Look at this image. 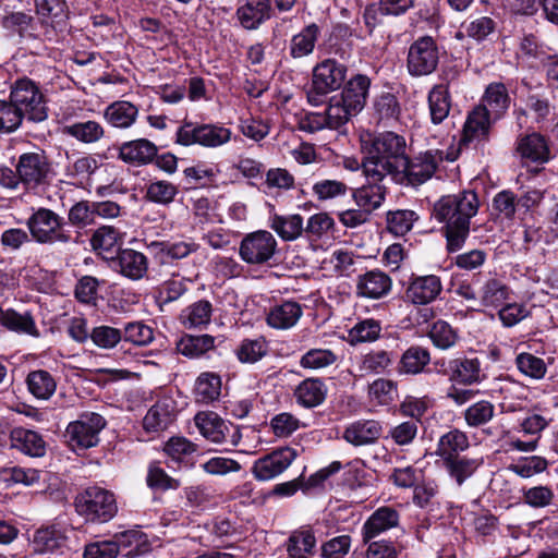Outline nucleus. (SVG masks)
I'll use <instances>...</instances> for the list:
<instances>
[{
    "label": "nucleus",
    "instance_id": "nucleus-1",
    "mask_svg": "<svg viewBox=\"0 0 558 558\" xmlns=\"http://www.w3.org/2000/svg\"><path fill=\"white\" fill-rule=\"evenodd\" d=\"M478 210V198L473 191L446 195L439 198L433 208V217L445 223L447 250L450 253L460 251L470 233L471 218Z\"/></svg>",
    "mask_w": 558,
    "mask_h": 558
},
{
    "label": "nucleus",
    "instance_id": "nucleus-2",
    "mask_svg": "<svg viewBox=\"0 0 558 558\" xmlns=\"http://www.w3.org/2000/svg\"><path fill=\"white\" fill-rule=\"evenodd\" d=\"M405 140L393 132H384L371 141L362 162L365 178L384 181L392 177L399 165H404Z\"/></svg>",
    "mask_w": 558,
    "mask_h": 558
},
{
    "label": "nucleus",
    "instance_id": "nucleus-3",
    "mask_svg": "<svg viewBox=\"0 0 558 558\" xmlns=\"http://www.w3.org/2000/svg\"><path fill=\"white\" fill-rule=\"evenodd\" d=\"M9 98L23 119L33 123H40L48 119L46 96L35 81L27 77L15 81L11 86Z\"/></svg>",
    "mask_w": 558,
    "mask_h": 558
},
{
    "label": "nucleus",
    "instance_id": "nucleus-4",
    "mask_svg": "<svg viewBox=\"0 0 558 558\" xmlns=\"http://www.w3.org/2000/svg\"><path fill=\"white\" fill-rule=\"evenodd\" d=\"M75 509L86 521L105 523L118 512L113 493L99 486H89L75 498Z\"/></svg>",
    "mask_w": 558,
    "mask_h": 558
},
{
    "label": "nucleus",
    "instance_id": "nucleus-5",
    "mask_svg": "<svg viewBox=\"0 0 558 558\" xmlns=\"http://www.w3.org/2000/svg\"><path fill=\"white\" fill-rule=\"evenodd\" d=\"M347 78V66L335 59H325L313 68L311 89L307 99L317 106L323 98L338 90Z\"/></svg>",
    "mask_w": 558,
    "mask_h": 558
},
{
    "label": "nucleus",
    "instance_id": "nucleus-6",
    "mask_svg": "<svg viewBox=\"0 0 558 558\" xmlns=\"http://www.w3.org/2000/svg\"><path fill=\"white\" fill-rule=\"evenodd\" d=\"M441 161L442 153L439 150H427L411 159L405 155L404 165H399L391 179L400 184L421 185L433 177Z\"/></svg>",
    "mask_w": 558,
    "mask_h": 558
},
{
    "label": "nucleus",
    "instance_id": "nucleus-7",
    "mask_svg": "<svg viewBox=\"0 0 558 558\" xmlns=\"http://www.w3.org/2000/svg\"><path fill=\"white\" fill-rule=\"evenodd\" d=\"M64 219L48 208H37L27 219L32 236L38 243H66L70 234L64 230Z\"/></svg>",
    "mask_w": 558,
    "mask_h": 558
},
{
    "label": "nucleus",
    "instance_id": "nucleus-8",
    "mask_svg": "<svg viewBox=\"0 0 558 558\" xmlns=\"http://www.w3.org/2000/svg\"><path fill=\"white\" fill-rule=\"evenodd\" d=\"M105 426L106 420L100 414L83 413L68 425L65 438L73 450H85L98 445L99 434Z\"/></svg>",
    "mask_w": 558,
    "mask_h": 558
},
{
    "label": "nucleus",
    "instance_id": "nucleus-9",
    "mask_svg": "<svg viewBox=\"0 0 558 558\" xmlns=\"http://www.w3.org/2000/svg\"><path fill=\"white\" fill-rule=\"evenodd\" d=\"M278 243L267 230H257L243 236L239 246V256L248 265L267 264L277 253Z\"/></svg>",
    "mask_w": 558,
    "mask_h": 558
},
{
    "label": "nucleus",
    "instance_id": "nucleus-10",
    "mask_svg": "<svg viewBox=\"0 0 558 558\" xmlns=\"http://www.w3.org/2000/svg\"><path fill=\"white\" fill-rule=\"evenodd\" d=\"M17 175L26 190H35L45 184L51 168L43 150L28 151L19 156L15 163Z\"/></svg>",
    "mask_w": 558,
    "mask_h": 558
},
{
    "label": "nucleus",
    "instance_id": "nucleus-11",
    "mask_svg": "<svg viewBox=\"0 0 558 558\" xmlns=\"http://www.w3.org/2000/svg\"><path fill=\"white\" fill-rule=\"evenodd\" d=\"M438 49L432 37H422L415 40L409 49L408 70L413 76H423L433 73L438 64Z\"/></svg>",
    "mask_w": 558,
    "mask_h": 558
},
{
    "label": "nucleus",
    "instance_id": "nucleus-12",
    "mask_svg": "<svg viewBox=\"0 0 558 558\" xmlns=\"http://www.w3.org/2000/svg\"><path fill=\"white\" fill-rule=\"evenodd\" d=\"M296 457V450L291 447L277 449L256 460L252 473L258 481H270L283 473Z\"/></svg>",
    "mask_w": 558,
    "mask_h": 558
},
{
    "label": "nucleus",
    "instance_id": "nucleus-13",
    "mask_svg": "<svg viewBox=\"0 0 558 558\" xmlns=\"http://www.w3.org/2000/svg\"><path fill=\"white\" fill-rule=\"evenodd\" d=\"M442 291L438 276H413L405 289V300L415 305H426L435 301Z\"/></svg>",
    "mask_w": 558,
    "mask_h": 558
},
{
    "label": "nucleus",
    "instance_id": "nucleus-14",
    "mask_svg": "<svg viewBox=\"0 0 558 558\" xmlns=\"http://www.w3.org/2000/svg\"><path fill=\"white\" fill-rule=\"evenodd\" d=\"M400 521L399 512L391 507H379L364 522L361 535L364 544L381 535L383 533L398 526Z\"/></svg>",
    "mask_w": 558,
    "mask_h": 558
},
{
    "label": "nucleus",
    "instance_id": "nucleus-15",
    "mask_svg": "<svg viewBox=\"0 0 558 558\" xmlns=\"http://www.w3.org/2000/svg\"><path fill=\"white\" fill-rule=\"evenodd\" d=\"M392 288L391 278L379 269L360 275L356 280V294L362 298L378 300L386 296Z\"/></svg>",
    "mask_w": 558,
    "mask_h": 558
},
{
    "label": "nucleus",
    "instance_id": "nucleus-16",
    "mask_svg": "<svg viewBox=\"0 0 558 558\" xmlns=\"http://www.w3.org/2000/svg\"><path fill=\"white\" fill-rule=\"evenodd\" d=\"M113 267L121 276L131 280H140L148 270V259L142 252L122 248L113 259Z\"/></svg>",
    "mask_w": 558,
    "mask_h": 558
},
{
    "label": "nucleus",
    "instance_id": "nucleus-17",
    "mask_svg": "<svg viewBox=\"0 0 558 558\" xmlns=\"http://www.w3.org/2000/svg\"><path fill=\"white\" fill-rule=\"evenodd\" d=\"M383 432V426L375 420H357L349 424L343 430V439L354 446H368L375 444Z\"/></svg>",
    "mask_w": 558,
    "mask_h": 558
},
{
    "label": "nucleus",
    "instance_id": "nucleus-18",
    "mask_svg": "<svg viewBox=\"0 0 558 558\" xmlns=\"http://www.w3.org/2000/svg\"><path fill=\"white\" fill-rule=\"evenodd\" d=\"M104 120L113 129L132 128L140 116L136 105L128 100H116L104 109Z\"/></svg>",
    "mask_w": 558,
    "mask_h": 558
},
{
    "label": "nucleus",
    "instance_id": "nucleus-19",
    "mask_svg": "<svg viewBox=\"0 0 558 558\" xmlns=\"http://www.w3.org/2000/svg\"><path fill=\"white\" fill-rule=\"evenodd\" d=\"M175 404L170 397H162L148 410L143 426L145 430L157 433L166 429L174 420Z\"/></svg>",
    "mask_w": 558,
    "mask_h": 558
},
{
    "label": "nucleus",
    "instance_id": "nucleus-20",
    "mask_svg": "<svg viewBox=\"0 0 558 558\" xmlns=\"http://www.w3.org/2000/svg\"><path fill=\"white\" fill-rule=\"evenodd\" d=\"M271 4L269 0H246L236 9V17L245 29H256L270 19Z\"/></svg>",
    "mask_w": 558,
    "mask_h": 558
},
{
    "label": "nucleus",
    "instance_id": "nucleus-21",
    "mask_svg": "<svg viewBox=\"0 0 558 558\" xmlns=\"http://www.w3.org/2000/svg\"><path fill=\"white\" fill-rule=\"evenodd\" d=\"M194 423L199 434L214 444H222L229 432V424L216 412L202 411L194 416Z\"/></svg>",
    "mask_w": 558,
    "mask_h": 558
},
{
    "label": "nucleus",
    "instance_id": "nucleus-22",
    "mask_svg": "<svg viewBox=\"0 0 558 558\" xmlns=\"http://www.w3.org/2000/svg\"><path fill=\"white\" fill-rule=\"evenodd\" d=\"M293 396L300 407L316 408L325 401L327 386L319 378H306L296 386Z\"/></svg>",
    "mask_w": 558,
    "mask_h": 558
},
{
    "label": "nucleus",
    "instance_id": "nucleus-23",
    "mask_svg": "<svg viewBox=\"0 0 558 558\" xmlns=\"http://www.w3.org/2000/svg\"><path fill=\"white\" fill-rule=\"evenodd\" d=\"M449 380L463 385L481 383L484 375L478 359H453L448 362Z\"/></svg>",
    "mask_w": 558,
    "mask_h": 558
},
{
    "label": "nucleus",
    "instance_id": "nucleus-24",
    "mask_svg": "<svg viewBox=\"0 0 558 558\" xmlns=\"http://www.w3.org/2000/svg\"><path fill=\"white\" fill-rule=\"evenodd\" d=\"M156 155V145L146 138L125 142L119 149V158L124 162L133 165L149 163Z\"/></svg>",
    "mask_w": 558,
    "mask_h": 558
},
{
    "label": "nucleus",
    "instance_id": "nucleus-25",
    "mask_svg": "<svg viewBox=\"0 0 558 558\" xmlns=\"http://www.w3.org/2000/svg\"><path fill=\"white\" fill-rule=\"evenodd\" d=\"M517 151L532 162L545 163L550 159V149L546 138L538 133H531L518 141Z\"/></svg>",
    "mask_w": 558,
    "mask_h": 558
},
{
    "label": "nucleus",
    "instance_id": "nucleus-26",
    "mask_svg": "<svg viewBox=\"0 0 558 558\" xmlns=\"http://www.w3.org/2000/svg\"><path fill=\"white\" fill-rule=\"evenodd\" d=\"M495 121L486 107H476L469 113L463 128V142L486 140L492 122Z\"/></svg>",
    "mask_w": 558,
    "mask_h": 558
},
{
    "label": "nucleus",
    "instance_id": "nucleus-27",
    "mask_svg": "<svg viewBox=\"0 0 558 558\" xmlns=\"http://www.w3.org/2000/svg\"><path fill=\"white\" fill-rule=\"evenodd\" d=\"M303 314L299 303L287 301L274 306L267 314V324L275 329L292 328Z\"/></svg>",
    "mask_w": 558,
    "mask_h": 558
},
{
    "label": "nucleus",
    "instance_id": "nucleus-28",
    "mask_svg": "<svg viewBox=\"0 0 558 558\" xmlns=\"http://www.w3.org/2000/svg\"><path fill=\"white\" fill-rule=\"evenodd\" d=\"M12 446L31 457H43L46 452V442L41 435L35 430L19 427L11 433Z\"/></svg>",
    "mask_w": 558,
    "mask_h": 558
},
{
    "label": "nucleus",
    "instance_id": "nucleus-29",
    "mask_svg": "<svg viewBox=\"0 0 558 558\" xmlns=\"http://www.w3.org/2000/svg\"><path fill=\"white\" fill-rule=\"evenodd\" d=\"M268 226L283 241H294L300 238L304 230L303 218L299 214L278 215L269 217Z\"/></svg>",
    "mask_w": 558,
    "mask_h": 558
},
{
    "label": "nucleus",
    "instance_id": "nucleus-30",
    "mask_svg": "<svg viewBox=\"0 0 558 558\" xmlns=\"http://www.w3.org/2000/svg\"><path fill=\"white\" fill-rule=\"evenodd\" d=\"M367 184L357 189L353 193V197L359 207L367 209V213H371L377 208H379L386 197V186L383 184V181H375L371 178H366Z\"/></svg>",
    "mask_w": 558,
    "mask_h": 558
},
{
    "label": "nucleus",
    "instance_id": "nucleus-31",
    "mask_svg": "<svg viewBox=\"0 0 558 558\" xmlns=\"http://www.w3.org/2000/svg\"><path fill=\"white\" fill-rule=\"evenodd\" d=\"M510 296L509 287L499 278L489 276L478 291V302L485 307H498Z\"/></svg>",
    "mask_w": 558,
    "mask_h": 558
},
{
    "label": "nucleus",
    "instance_id": "nucleus-32",
    "mask_svg": "<svg viewBox=\"0 0 558 558\" xmlns=\"http://www.w3.org/2000/svg\"><path fill=\"white\" fill-rule=\"evenodd\" d=\"M469 446V437L464 432L451 429L440 436L435 453L445 462L459 457V453L465 451Z\"/></svg>",
    "mask_w": 558,
    "mask_h": 558
},
{
    "label": "nucleus",
    "instance_id": "nucleus-33",
    "mask_svg": "<svg viewBox=\"0 0 558 558\" xmlns=\"http://www.w3.org/2000/svg\"><path fill=\"white\" fill-rule=\"evenodd\" d=\"M428 108L430 121L434 124L441 123L451 109L449 88L445 84L435 85L428 93Z\"/></svg>",
    "mask_w": 558,
    "mask_h": 558
},
{
    "label": "nucleus",
    "instance_id": "nucleus-34",
    "mask_svg": "<svg viewBox=\"0 0 558 558\" xmlns=\"http://www.w3.org/2000/svg\"><path fill=\"white\" fill-rule=\"evenodd\" d=\"M63 134L83 144H94L105 137L104 126L95 120L78 121L63 128Z\"/></svg>",
    "mask_w": 558,
    "mask_h": 558
},
{
    "label": "nucleus",
    "instance_id": "nucleus-35",
    "mask_svg": "<svg viewBox=\"0 0 558 558\" xmlns=\"http://www.w3.org/2000/svg\"><path fill=\"white\" fill-rule=\"evenodd\" d=\"M369 86L371 80L366 75L356 74L348 81L340 96L349 102L353 111L360 112L366 104Z\"/></svg>",
    "mask_w": 558,
    "mask_h": 558
},
{
    "label": "nucleus",
    "instance_id": "nucleus-36",
    "mask_svg": "<svg viewBox=\"0 0 558 558\" xmlns=\"http://www.w3.org/2000/svg\"><path fill=\"white\" fill-rule=\"evenodd\" d=\"M484 463L482 457H456L444 462L449 476L461 486Z\"/></svg>",
    "mask_w": 558,
    "mask_h": 558
},
{
    "label": "nucleus",
    "instance_id": "nucleus-37",
    "mask_svg": "<svg viewBox=\"0 0 558 558\" xmlns=\"http://www.w3.org/2000/svg\"><path fill=\"white\" fill-rule=\"evenodd\" d=\"M510 104V97L506 86L502 83H492L486 87L483 97V105L494 120L501 118Z\"/></svg>",
    "mask_w": 558,
    "mask_h": 558
},
{
    "label": "nucleus",
    "instance_id": "nucleus-38",
    "mask_svg": "<svg viewBox=\"0 0 558 558\" xmlns=\"http://www.w3.org/2000/svg\"><path fill=\"white\" fill-rule=\"evenodd\" d=\"M26 385L28 391L38 400H49L57 389L54 377L45 369L31 372L26 377Z\"/></svg>",
    "mask_w": 558,
    "mask_h": 558
},
{
    "label": "nucleus",
    "instance_id": "nucleus-39",
    "mask_svg": "<svg viewBox=\"0 0 558 558\" xmlns=\"http://www.w3.org/2000/svg\"><path fill=\"white\" fill-rule=\"evenodd\" d=\"M319 33V27L312 23L292 36L289 45L291 57L299 59L310 56L314 51Z\"/></svg>",
    "mask_w": 558,
    "mask_h": 558
},
{
    "label": "nucleus",
    "instance_id": "nucleus-40",
    "mask_svg": "<svg viewBox=\"0 0 558 558\" xmlns=\"http://www.w3.org/2000/svg\"><path fill=\"white\" fill-rule=\"evenodd\" d=\"M429 362L430 354L427 349L412 345L402 353L399 372L407 375H417L424 372Z\"/></svg>",
    "mask_w": 558,
    "mask_h": 558
},
{
    "label": "nucleus",
    "instance_id": "nucleus-41",
    "mask_svg": "<svg viewBox=\"0 0 558 558\" xmlns=\"http://www.w3.org/2000/svg\"><path fill=\"white\" fill-rule=\"evenodd\" d=\"M215 348V338L210 335H185L177 343V350L182 355L196 359Z\"/></svg>",
    "mask_w": 558,
    "mask_h": 558
},
{
    "label": "nucleus",
    "instance_id": "nucleus-42",
    "mask_svg": "<svg viewBox=\"0 0 558 558\" xmlns=\"http://www.w3.org/2000/svg\"><path fill=\"white\" fill-rule=\"evenodd\" d=\"M381 324L374 318H365L356 322L348 331V341L351 344L375 342L380 338Z\"/></svg>",
    "mask_w": 558,
    "mask_h": 558
},
{
    "label": "nucleus",
    "instance_id": "nucleus-43",
    "mask_svg": "<svg viewBox=\"0 0 558 558\" xmlns=\"http://www.w3.org/2000/svg\"><path fill=\"white\" fill-rule=\"evenodd\" d=\"M335 229V220L327 213H317L312 215L303 232L311 243H315L332 235Z\"/></svg>",
    "mask_w": 558,
    "mask_h": 558
},
{
    "label": "nucleus",
    "instance_id": "nucleus-44",
    "mask_svg": "<svg viewBox=\"0 0 558 558\" xmlns=\"http://www.w3.org/2000/svg\"><path fill=\"white\" fill-rule=\"evenodd\" d=\"M221 377L213 372H204L195 381L196 399L204 403L217 400L221 393Z\"/></svg>",
    "mask_w": 558,
    "mask_h": 558
},
{
    "label": "nucleus",
    "instance_id": "nucleus-45",
    "mask_svg": "<svg viewBox=\"0 0 558 558\" xmlns=\"http://www.w3.org/2000/svg\"><path fill=\"white\" fill-rule=\"evenodd\" d=\"M66 539L68 537L64 532L56 525L40 529L34 536L35 550L39 553H53L62 548Z\"/></svg>",
    "mask_w": 558,
    "mask_h": 558
},
{
    "label": "nucleus",
    "instance_id": "nucleus-46",
    "mask_svg": "<svg viewBox=\"0 0 558 558\" xmlns=\"http://www.w3.org/2000/svg\"><path fill=\"white\" fill-rule=\"evenodd\" d=\"M1 324L9 330L37 337L38 330L33 316L29 313H17L13 310L2 311Z\"/></svg>",
    "mask_w": 558,
    "mask_h": 558
},
{
    "label": "nucleus",
    "instance_id": "nucleus-47",
    "mask_svg": "<svg viewBox=\"0 0 558 558\" xmlns=\"http://www.w3.org/2000/svg\"><path fill=\"white\" fill-rule=\"evenodd\" d=\"M211 313V303L206 300H199L182 311L180 320L187 328L202 327L209 324Z\"/></svg>",
    "mask_w": 558,
    "mask_h": 558
},
{
    "label": "nucleus",
    "instance_id": "nucleus-48",
    "mask_svg": "<svg viewBox=\"0 0 558 558\" xmlns=\"http://www.w3.org/2000/svg\"><path fill=\"white\" fill-rule=\"evenodd\" d=\"M393 361V354L386 350H372L361 356L357 367L362 375L384 373Z\"/></svg>",
    "mask_w": 558,
    "mask_h": 558
},
{
    "label": "nucleus",
    "instance_id": "nucleus-49",
    "mask_svg": "<svg viewBox=\"0 0 558 558\" xmlns=\"http://www.w3.org/2000/svg\"><path fill=\"white\" fill-rule=\"evenodd\" d=\"M325 113L328 129L337 130L345 124L351 117L356 116L359 111H353V109L349 107V102L339 96L331 98Z\"/></svg>",
    "mask_w": 558,
    "mask_h": 558
},
{
    "label": "nucleus",
    "instance_id": "nucleus-50",
    "mask_svg": "<svg viewBox=\"0 0 558 558\" xmlns=\"http://www.w3.org/2000/svg\"><path fill=\"white\" fill-rule=\"evenodd\" d=\"M316 537L308 527H303L292 532L288 538L287 551L293 555H304L306 558L315 553Z\"/></svg>",
    "mask_w": 558,
    "mask_h": 558
},
{
    "label": "nucleus",
    "instance_id": "nucleus-51",
    "mask_svg": "<svg viewBox=\"0 0 558 558\" xmlns=\"http://www.w3.org/2000/svg\"><path fill=\"white\" fill-rule=\"evenodd\" d=\"M349 186L340 180L322 179L312 186L314 197L319 202H327L343 197L348 194Z\"/></svg>",
    "mask_w": 558,
    "mask_h": 558
},
{
    "label": "nucleus",
    "instance_id": "nucleus-52",
    "mask_svg": "<svg viewBox=\"0 0 558 558\" xmlns=\"http://www.w3.org/2000/svg\"><path fill=\"white\" fill-rule=\"evenodd\" d=\"M178 194V186L166 180L151 181L146 187L147 201L158 205L171 204Z\"/></svg>",
    "mask_w": 558,
    "mask_h": 558
},
{
    "label": "nucleus",
    "instance_id": "nucleus-53",
    "mask_svg": "<svg viewBox=\"0 0 558 558\" xmlns=\"http://www.w3.org/2000/svg\"><path fill=\"white\" fill-rule=\"evenodd\" d=\"M268 352L267 341L264 338L244 339L235 354L241 363L254 364L262 360Z\"/></svg>",
    "mask_w": 558,
    "mask_h": 558
},
{
    "label": "nucleus",
    "instance_id": "nucleus-54",
    "mask_svg": "<svg viewBox=\"0 0 558 558\" xmlns=\"http://www.w3.org/2000/svg\"><path fill=\"white\" fill-rule=\"evenodd\" d=\"M202 147L217 148L228 144L232 131L219 123H202Z\"/></svg>",
    "mask_w": 558,
    "mask_h": 558
},
{
    "label": "nucleus",
    "instance_id": "nucleus-55",
    "mask_svg": "<svg viewBox=\"0 0 558 558\" xmlns=\"http://www.w3.org/2000/svg\"><path fill=\"white\" fill-rule=\"evenodd\" d=\"M146 542V536L135 530L119 533L113 539V543L118 546V554L124 551V556L141 554L145 550Z\"/></svg>",
    "mask_w": 558,
    "mask_h": 558
},
{
    "label": "nucleus",
    "instance_id": "nucleus-56",
    "mask_svg": "<svg viewBox=\"0 0 558 558\" xmlns=\"http://www.w3.org/2000/svg\"><path fill=\"white\" fill-rule=\"evenodd\" d=\"M417 218L416 213L409 209L389 211L387 214V230L396 236H403L412 229Z\"/></svg>",
    "mask_w": 558,
    "mask_h": 558
},
{
    "label": "nucleus",
    "instance_id": "nucleus-57",
    "mask_svg": "<svg viewBox=\"0 0 558 558\" xmlns=\"http://www.w3.org/2000/svg\"><path fill=\"white\" fill-rule=\"evenodd\" d=\"M122 240V233L112 226L99 227L90 239L93 248L99 253L111 252Z\"/></svg>",
    "mask_w": 558,
    "mask_h": 558
},
{
    "label": "nucleus",
    "instance_id": "nucleus-58",
    "mask_svg": "<svg viewBox=\"0 0 558 558\" xmlns=\"http://www.w3.org/2000/svg\"><path fill=\"white\" fill-rule=\"evenodd\" d=\"M187 283L189 280L179 275L163 281L158 288V302L168 304L179 300L187 291Z\"/></svg>",
    "mask_w": 558,
    "mask_h": 558
},
{
    "label": "nucleus",
    "instance_id": "nucleus-59",
    "mask_svg": "<svg viewBox=\"0 0 558 558\" xmlns=\"http://www.w3.org/2000/svg\"><path fill=\"white\" fill-rule=\"evenodd\" d=\"M547 460L539 456L521 458L507 466V470L522 478L532 477L547 469Z\"/></svg>",
    "mask_w": 558,
    "mask_h": 558
},
{
    "label": "nucleus",
    "instance_id": "nucleus-60",
    "mask_svg": "<svg viewBox=\"0 0 558 558\" xmlns=\"http://www.w3.org/2000/svg\"><path fill=\"white\" fill-rule=\"evenodd\" d=\"M337 355L329 349H311L300 359V366L306 369H322L332 365Z\"/></svg>",
    "mask_w": 558,
    "mask_h": 558
},
{
    "label": "nucleus",
    "instance_id": "nucleus-61",
    "mask_svg": "<svg viewBox=\"0 0 558 558\" xmlns=\"http://www.w3.org/2000/svg\"><path fill=\"white\" fill-rule=\"evenodd\" d=\"M515 365L523 375L532 379H542L547 372V366L543 359L526 352L517 355Z\"/></svg>",
    "mask_w": 558,
    "mask_h": 558
},
{
    "label": "nucleus",
    "instance_id": "nucleus-62",
    "mask_svg": "<svg viewBox=\"0 0 558 558\" xmlns=\"http://www.w3.org/2000/svg\"><path fill=\"white\" fill-rule=\"evenodd\" d=\"M428 336L434 345L441 350L450 349L458 340L457 331L445 320L435 322Z\"/></svg>",
    "mask_w": 558,
    "mask_h": 558
},
{
    "label": "nucleus",
    "instance_id": "nucleus-63",
    "mask_svg": "<svg viewBox=\"0 0 558 558\" xmlns=\"http://www.w3.org/2000/svg\"><path fill=\"white\" fill-rule=\"evenodd\" d=\"M23 118L14 104L9 100H0V134H11L19 130Z\"/></svg>",
    "mask_w": 558,
    "mask_h": 558
},
{
    "label": "nucleus",
    "instance_id": "nucleus-64",
    "mask_svg": "<svg viewBox=\"0 0 558 558\" xmlns=\"http://www.w3.org/2000/svg\"><path fill=\"white\" fill-rule=\"evenodd\" d=\"M495 413L494 404L481 400L470 405L464 412V420L470 427H478L488 423Z\"/></svg>",
    "mask_w": 558,
    "mask_h": 558
}]
</instances>
